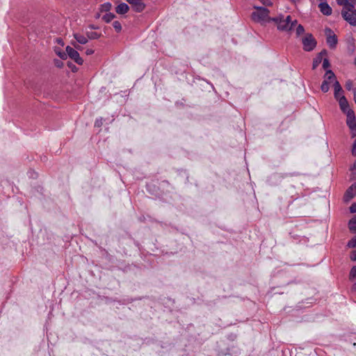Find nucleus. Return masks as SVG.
<instances>
[{
	"label": "nucleus",
	"mask_w": 356,
	"mask_h": 356,
	"mask_svg": "<svg viewBox=\"0 0 356 356\" xmlns=\"http://www.w3.org/2000/svg\"><path fill=\"white\" fill-rule=\"evenodd\" d=\"M318 8L324 15H330L332 14V8L326 2H321L318 4Z\"/></svg>",
	"instance_id": "nucleus-11"
},
{
	"label": "nucleus",
	"mask_w": 356,
	"mask_h": 356,
	"mask_svg": "<svg viewBox=\"0 0 356 356\" xmlns=\"http://www.w3.org/2000/svg\"><path fill=\"white\" fill-rule=\"evenodd\" d=\"M335 75L332 70H327L325 74V79L321 84V90L323 92H327L330 89V84L334 83L335 80Z\"/></svg>",
	"instance_id": "nucleus-3"
},
{
	"label": "nucleus",
	"mask_w": 356,
	"mask_h": 356,
	"mask_svg": "<svg viewBox=\"0 0 356 356\" xmlns=\"http://www.w3.org/2000/svg\"><path fill=\"white\" fill-rule=\"evenodd\" d=\"M269 11L267 8L263 7L256 8V10L252 13V19L254 22H265L268 20H271L268 17Z\"/></svg>",
	"instance_id": "nucleus-2"
},
{
	"label": "nucleus",
	"mask_w": 356,
	"mask_h": 356,
	"mask_svg": "<svg viewBox=\"0 0 356 356\" xmlns=\"http://www.w3.org/2000/svg\"><path fill=\"white\" fill-rule=\"evenodd\" d=\"M350 211L351 213H356V202L353 203L350 207Z\"/></svg>",
	"instance_id": "nucleus-31"
},
{
	"label": "nucleus",
	"mask_w": 356,
	"mask_h": 356,
	"mask_svg": "<svg viewBox=\"0 0 356 356\" xmlns=\"http://www.w3.org/2000/svg\"><path fill=\"white\" fill-rule=\"evenodd\" d=\"M68 65L73 72H76L77 70V67L75 65L72 64H69Z\"/></svg>",
	"instance_id": "nucleus-36"
},
{
	"label": "nucleus",
	"mask_w": 356,
	"mask_h": 356,
	"mask_svg": "<svg viewBox=\"0 0 356 356\" xmlns=\"http://www.w3.org/2000/svg\"><path fill=\"white\" fill-rule=\"evenodd\" d=\"M338 102H339V104L341 110L344 113L346 114V113H348V112L349 111H353L352 109H350L349 108L348 102V101H347V99H346V98L345 97L341 98Z\"/></svg>",
	"instance_id": "nucleus-12"
},
{
	"label": "nucleus",
	"mask_w": 356,
	"mask_h": 356,
	"mask_svg": "<svg viewBox=\"0 0 356 356\" xmlns=\"http://www.w3.org/2000/svg\"><path fill=\"white\" fill-rule=\"evenodd\" d=\"M272 22H297V20L292 21L291 17L288 15L284 19L277 17L272 18Z\"/></svg>",
	"instance_id": "nucleus-18"
},
{
	"label": "nucleus",
	"mask_w": 356,
	"mask_h": 356,
	"mask_svg": "<svg viewBox=\"0 0 356 356\" xmlns=\"http://www.w3.org/2000/svg\"><path fill=\"white\" fill-rule=\"evenodd\" d=\"M102 119H100V120H97L95 121V124L97 127H100L102 125Z\"/></svg>",
	"instance_id": "nucleus-35"
},
{
	"label": "nucleus",
	"mask_w": 356,
	"mask_h": 356,
	"mask_svg": "<svg viewBox=\"0 0 356 356\" xmlns=\"http://www.w3.org/2000/svg\"><path fill=\"white\" fill-rule=\"evenodd\" d=\"M304 32H305L304 27L300 24H299V25L296 27V35L300 36Z\"/></svg>",
	"instance_id": "nucleus-22"
},
{
	"label": "nucleus",
	"mask_w": 356,
	"mask_h": 356,
	"mask_svg": "<svg viewBox=\"0 0 356 356\" xmlns=\"http://www.w3.org/2000/svg\"><path fill=\"white\" fill-rule=\"evenodd\" d=\"M127 1L131 5L134 9L137 12H141L145 8V4L143 0H127Z\"/></svg>",
	"instance_id": "nucleus-9"
},
{
	"label": "nucleus",
	"mask_w": 356,
	"mask_h": 356,
	"mask_svg": "<svg viewBox=\"0 0 356 356\" xmlns=\"http://www.w3.org/2000/svg\"><path fill=\"white\" fill-rule=\"evenodd\" d=\"M115 17V15L111 13H106L103 16V19L105 21V22H110L111 20H113Z\"/></svg>",
	"instance_id": "nucleus-21"
},
{
	"label": "nucleus",
	"mask_w": 356,
	"mask_h": 356,
	"mask_svg": "<svg viewBox=\"0 0 356 356\" xmlns=\"http://www.w3.org/2000/svg\"><path fill=\"white\" fill-rule=\"evenodd\" d=\"M86 53L87 55H91L94 53V50L92 49H88L86 51Z\"/></svg>",
	"instance_id": "nucleus-34"
},
{
	"label": "nucleus",
	"mask_w": 356,
	"mask_h": 356,
	"mask_svg": "<svg viewBox=\"0 0 356 356\" xmlns=\"http://www.w3.org/2000/svg\"><path fill=\"white\" fill-rule=\"evenodd\" d=\"M334 98L339 101L341 98L342 97H344L345 96L343 95V91L341 90V91H339V92H334Z\"/></svg>",
	"instance_id": "nucleus-23"
},
{
	"label": "nucleus",
	"mask_w": 356,
	"mask_h": 356,
	"mask_svg": "<svg viewBox=\"0 0 356 356\" xmlns=\"http://www.w3.org/2000/svg\"><path fill=\"white\" fill-rule=\"evenodd\" d=\"M99 36H100V35L97 34L96 33H88V37H86L79 33H74V37L76 39V40L77 41V42H79V44H84L87 43L88 38H90V39H95Z\"/></svg>",
	"instance_id": "nucleus-8"
},
{
	"label": "nucleus",
	"mask_w": 356,
	"mask_h": 356,
	"mask_svg": "<svg viewBox=\"0 0 356 356\" xmlns=\"http://www.w3.org/2000/svg\"><path fill=\"white\" fill-rule=\"evenodd\" d=\"M55 42H56L58 45H59V46H60V47H63V46H64V42H63V40L61 38H56V39H55Z\"/></svg>",
	"instance_id": "nucleus-28"
},
{
	"label": "nucleus",
	"mask_w": 356,
	"mask_h": 356,
	"mask_svg": "<svg viewBox=\"0 0 356 356\" xmlns=\"http://www.w3.org/2000/svg\"><path fill=\"white\" fill-rule=\"evenodd\" d=\"M350 171L353 178H356V161L353 164Z\"/></svg>",
	"instance_id": "nucleus-25"
},
{
	"label": "nucleus",
	"mask_w": 356,
	"mask_h": 356,
	"mask_svg": "<svg viewBox=\"0 0 356 356\" xmlns=\"http://www.w3.org/2000/svg\"><path fill=\"white\" fill-rule=\"evenodd\" d=\"M90 28H91V29H98V26L95 24H92L90 26Z\"/></svg>",
	"instance_id": "nucleus-38"
},
{
	"label": "nucleus",
	"mask_w": 356,
	"mask_h": 356,
	"mask_svg": "<svg viewBox=\"0 0 356 356\" xmlns=\"http://www.w3.org/2000/svg\"><path fill=\"white\" fill-rule=\"evenodd\" d=\"M353 95H354V99H355V102L356 103V89L354 90Z\"/></svg>",
	"instance_id": "nucleus-39"
},
{
	"label": "nucleus",
	"mask_w": 356,
	"mask_h": 356,
	"mask_svg": "<svg viewBox=\"0 0 356 356\" xmlns=\"http://www.w3.org/2000/svg\"><path fill=\"white\" fill-rule=\"evenodd\" d=\"M356 195V184H352L344 195L345 201H350Z\"/></svg>",
	"instance_id": "nucleus-10"
},
{
	"label": "nucleus",
	"mask_w": 356,
	"mask_h": 356,
	"mask_svg": "<svg viewBox=\"0 0 356 356\" xmlns=\"http://www.w3.org/2000/svg\"><path fill=\"white\" fill-rule=\"evenodd\" d=\"M325 34L326 36V42L331 49H334L337 44L338 40L337 35L330 29H325Z\"/></svg>",
	"instance_id": "nucleus-6"
},
{
	"label": "nucleus",
	"mask_w": 356,
	"mask_h": 356,
	"mask_svg": "<svg viewBox=\"0 0 356 356\" xmlns=\"http://www.w3.org/2000/svg\"><path fill=\"white\" fill-rule=\"evenodd\" d=\"M346 124L349 127L352 136H356V118L353 111H349L346 113Z\"/></svg>",
	"instance_id": "nucleus-5"
},
{
	"label": "nucleus",
	"mask_w": 356,
	"mask_h": 356,
	"mask_svg": "<svg viewBox=\"0 0 356 356\" xmlns=\"http://www.w3.org/2000/svg\"><path fill=\"white\" fill-rule=\"evenodd\" d=\"M54 51L56 54L61 59L65 60L67 59V54L66 51H63L60 47L55 46L54 47Z\"/></svg>",
	"instance_id": "nucleus-16"
},
{
	"label": "nucleus",
	"mask_w": 356,
	"mask_h": 356,
	"mask_svg": "<svg viewBox=\"0 0 356 356\" xmlns=\"http://www.w3.org/2000/svg\"><path fill=\"white\" fill-rule=\"evenodd\" d=\"M326 54V51H322L314 60L313 68H316L321 63L323 60V56Z\"/></svg>",
	"instance_id": "nucleus-15"
},
{
	"label": "nucleus",
	"mask_w": 356,
	"mask_h": 356,
	"mask_svg": "<svg viewBox=\"0 0 356 356\" xmlns=\"http://www.w3.org/2000/svg\"><path fill=\"white\" fill-rule=\"evenodd\" d=\"M349 1H350L349 2H350V3H353V5H354V4L355 3V2H356V0H349Z\"/></svg>",
	"instance_id": "nucleus-40"
},
{
	"label": "nucleus",
	"mask_w": 356,
	"mask_h": 356,
	"mask_svg": "<svg viewBox=\"0 0 356 356\" xmlns=\"http://www.w3.org/2000/svg\"><path fill=\"white\" fill-rule=\"evenodd\" d=\"M265 6H270L272 5L271 0H259Z\"/></svg>",
	"instance_id": "nucleus-30"
},
{
	"label": "nucleus",
	"mask_w": 356,
	"mask_h": 356,
	"mask_svg": "<svg viewBox=\"0 0 356 356\" xmlns=\"http://www.w3.org/2000/svg\"><path fill=\"white\" fill-rule=\"evenodd\" d=\"M349 278L351 281H356V266H353L349 274Z\"/></svg>",
	"instance_id": "nucleus-19"
},
{
	"label": "nucleus",
	"mask_w": 356,
	"mask_h": 356,
	"mask_svg": "<svg viewBox=\"0 0 356 356\" xmlns=\"http://www.w3.org/2000/svg\"><path fill=\"white\" fill-rule=\"evenodd\" d=\"M348 228L352 233H356V215L349 220Z\"/></svg>",
	"instance_id": "nucleus-17"
},
{
	"label": "nucleus",
	"mask_w": 356,
	"mask_h": 356,
	"mask_svg": "<svg viewBox=\"0 0 356 356\" xmlns=\"http://www.w3.org/2000/svg\"><path fill=\"white\" fill-rule=\"evenodd\" d=\"M355 64H356V58H355Z\"/></svg>",
	"instance_id": "nucleus-43"
},
{
	"label": "nucleus",
	"mask_w": 356,
	"mask_h": 356,
	"mask_svg": "<svg viewBox=\"0 0 356 356\" xmlns=\"http://www.w3.org/2000/svg\"><path fill=\"white\" fill-rule=\"evenodd\" d=\"M354 287L356 289V283L354 284Z\"/></svg>",
	"instance_id": "nucleus-42"
},
{
	"label": "nucleus",
	"mask_w": 356,
	"mask_h": 356,
	"mask_svg": "<svg viewBox=\"0 0 356 356\" xmlns=\"http://www.w3.org/2000/svg\"><path fill=\"white\" fill-rule=\"evenodd\" d=\"M296 24H278L277 29L282 31H290Z\"/></svg>",
	"instance_id": "nucleus-14"
},
{
	"label": "nucleus",
	"mask_w": 356,
	"mask_h": 356,
	"mask_svg": "<svg viewBox=\"0 0 356 356\" xmlns=\"http://www.w3.org/2000/svg\"><path fill=\"white\" fill-rule=\"evenodd\" d=\"M303 49L305 51H312L316 46V41L312 34H306L302 40Z\"/></svg>",
	"instance_id": "nucleus-4"
},
{
	"label": "nucleus",
	"mask_w": 356,
	"mask_h": 356,
	"mask_svg": "<svg viewBox=\"0 0 356 356\" xmlns=\"http://www.w3.org/2000/svg\"><path fill=\"white\" fill-rule=\"evenodd\" d=\"M350 259L351 261H356V250L351 252L350 254Z\"/></svg>",
	"instance_id": "nucleus-27"
},
{
	"label": "nucleus",
	"mask_w": 356,
	"mask_h": 356,
	"mask_svg": "<svg viewBox=\"0 0 356 356\" xmlns=\"http://www.w3.org/2000/svg\"><path fill=\"white\" fill-rule=\"evenodd\" d=\"M114 28L117 32H119L122 29L121 24H114Z\"/></svg>",
	"instance_id": "nucleus-32"
},
{
	"label": "nucleus",
	"mask_w": 356,
	"mask_h": 356,
	"mask_svg": "<svg viewBox=\"0 0 356 356\" xmlns=\"http://www.w3.org/2000/svg\"><path fill=\"white\" fill-rule=\"evenodd\" d=\"M348 248H356V236L352 238L348 241L346 245Z\"/></svg>",
	"instance_id": "nucleus-20"
},
{
	"label": "nucleus",
	"mask_w": 356,
	"mask_h": 356,
	"mask_svg": "<svg viewBox=\"0 0 356 356\" xmlns=\"http://www.w3.org/2000/svg\"><path fill=\"white\" fill-rule=\"evenodd\" d=\"M352 153L353 154L356 155V139L353 142Z\"/></svg>",
	"instance_id": "nucleus-33"
},
{
	"label": "nucleus",
	"mask_w": 356,
	"mask_h": 356,
	"mask_svg": "<svg viewBox=\"0 0 356 356\" xmlns=\"http://www.w3.org/2000/svg\"><path fill=\"white\" fill-rule=\"evenodd\" d=\"M329 67H330V63H329L328 59L324 58L323 60V67L324 69H326V68H327Z\"/></svg>",
	"instance_id": "nucleus-26"
},
{
	"label": "nucleus",
	"mask_w": 356,
	"mask_h": 356,
	"mask_svg": "<svg viewBox=\"0 0 356 356\" xmlns=\"http://www.w3.org/2000/svg\"><path fill=\"white\" fill-rule=\"evenodd\" d=\"M334 92H339V91L343 90L339 81H337L336 79L334 80Z\"/></svg>",
	"instance_id": "nucleus-24"
},
{
	"label": "nucleus",
	"mask_w": 356,
	"mask_h": 356,
	"mask_svg": "<svg viewBox=\"0 0 356 356\" xmlns=\"http://www.w3.org/2000/svg\"><path fill=\"white\" fill-rule=\"evenodd\" d=\"M346 89L350 90L353 88V82L350 80H348L346 83Z\"/></svg>",
	"instance_id": "nucleus-29"
},
{
	"label": "nucleus",
	"mask_w": 356,
	"mask_h": 356,
	"mask_svg": "<svg viewBox=\"0 0 356 356\" xmlns=\"http://www.w3.org/2000/svg\"><path fill=\"white\" fill-rule=\"evenodd\" d=\"M67 57L69 56L70 58L74 60L78 65H82L83 60L81 58L79 52L72 48L70 46L66 47Z\"/></svg>",
	"instance_id": "nucleus-7"
},
{
	"label": "nucleus",
	"mask_w": 356,
	"mask_h": 356,
	"mask_svg": "<svg viewBox=\"0 0 356 356\" xmlns=\"http://www.w3.org/2000/svg\"><path fill=\"white\" fill-rule=\"evenodd\" d=\"M339 5L343 6L341 15L348 22H356V10L354 5L348 0H336Z\"/></svg>",
	"instance_id": "nucleus-1"
},
{
	"label": "nucleus",
	"mask_w": 356,
	"mask_h": 356,
	"mask_svg": "<svg viewBox=\"0 0 356 356\" xmlns=\"http://www.w3.org/2000/svg\"><path fill=\"white\" fill-rule=\"evenodd\" d=\"M72 45H73L76 49H80L79 46L76 45V43H74V42H72Z\"/></svg>",
	"instance_id": "nucleus-37"
},
{
	"label": "nucleus",
	"mask_w": 356,
	"mask_h": 356,
	"mask_svg": "<svg viewBox=\"0 0 356 356\" xmlns=\"http://www.w3.org/2000/svg\"><path fill=\"white\" fill-rule=\"evenodd\" d=\"M293 3H296L300 1V0H291Z\"/></svg>",
	"instance_id": "nucleus-41"
},
{
	"label": "nucleus",
	"mask_w": 356,
	"mask_h": 356,
	"mask_svg": "<svg viewBox=\"0 0 356 356\" xmlns=\"http://www.w3.org/2000/svg\"><path fill=\"white\" fill-rule=\"evenodd\" d=\"M115 10L118 14H125L129 10V6L127 3H122L116 7Z\"/></svg>",
	"instance_id": "nucleus-13"
}]
</instances>
